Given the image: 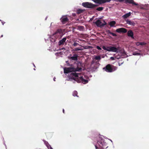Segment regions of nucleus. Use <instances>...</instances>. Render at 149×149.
Segmentation results:
<instances>
[{
	"mask_svg": "<svg viewBox=\"0 0 149 149\" xmlns=\"http://www.w3.org/2000/svg\"><path fill=\"white\" fill-rule=\"evenodd\" d=\"M81 70V68L78 67L76 68L73 67L65 68L64 69V72L68 74L70 72H74L71 73L69 75V78L73 79L78 83L82 82L84 84H86L88 82V77L84 75V77L81 76L79 77L78 76L79 74L75 72L76 71H79Z\"/></svg>",
	"mask_w": 149,
	"mask_h": 149,
	"instance_id": "1",
	"label": "nucleus"
},
{
	"mask_svg": "<svg viewBox=\"0 0 149 149\" xmlns=\"http://www.w3.org/2000/svg\"><path fill=\"white\" fill-rule=\"evenodd\" d=\"M97 145H99V147H98L97 145H95L96 149H103V148L106 146L107 143L104 142V139L99 137L97 141Z\"/></svg>",
	"mask_w": 149,
	"mask_h": 149,
	"instance_id": "2",
	"label": "nucleus"
},
{
	"mask_svg": "<svg viewBox=\"0 0 149 149\" xmlns=\"http://www.w3.org/2000/svg\"><path fill=\"white\" fill-rule=\"evenodd\" d=\"M117 69V67L114 65L108 64L105 67L103 68L105 71L108 72H111L116 70Z\"/></svg>",
	"mask_w": 149,
	"mask_h": 149,
	"instance_id": "3",
	"label": "nucleus"
},
{
	"mask_svg": "<svg viewBox=\"0 0 149 149\" xmlns=\"http://www.w3.org/2000/svg\"><path fill=\"white\" fill-rule=\"evenodd\" d=\"M82 5L85 8H93L98 6L97 5L88 2L83 3Z\"/></svg>",
	"mask_w": 149,
	"mask_h": 149,
	"instance_id": "4",
	"label": "nucleus"
},
{
	"mask_svg": "<svg viewBox=\"0 0 149 149\" xmlns=\"http://www.w3.org/2000/svg\"><path fill=\"white\" fill-rule=\"evenodd\" d=\"M107 51L109 52H117L118 51V49L114 47H107Z\"/></svg>",
	"mask_w": 149,
	"mask_h": 149,
	"instance_id": "5",
	"label": "nucleus"
},
{
	"mask_svg": "<svg viewBox=\"0 0 149 149\" xmlns=\"http://www.w3.org/2000/svg\"><path fill=\"white\" fill-rule=\"evenodd\" d=\"M62 24H64L67 22L69 19L66 16H62L60 19Z\"/></svg>",
	"mask_w": 149,
	"mask_h": 149,
	"instance_id": "6",
	"label": "nucleus"
},
{
	"mask_svg": "<svg viewBox=\"0 0 149 149\" xmlns=\"http://www.w3.org/2000/svg\"><path fill=\"white\" fill-rule=\"evenodd\" d=\"M116 31L118 33H126L127 32V30L123 28L118 29L116 30Z\"/></svg>",
	"mask_w": 149,
	"mask_h": 149,
	"instance_id": "7",
	"label": "nucleus"
},
{
	"mask_svg": "<svg viewBox=\"0 0 149 149\" xmlns=\"http://www.w3.org/2000/svg\"><path fill=\"white\" fill-rule=\"evenodd\" d=\"M104 22V24L102 23L101 20L98 19L95 22V24L97 26H103L106 24V23L105 22Z\"/></svg>",
	"mask_w": 149,
	"mask_h": 149,
	"instance_id": "8",
	"label": "nucleus"
},
{
	"mask_svg": "<svg viewBox=\"0 0 149 149\" xmlns=\"http://www.w3.org/2000/svg\"><path fill=\"white\" fill-rule=\"evenodd\" d=\"M78 55L74 54L72 56H68V58L71 61H76L78 60Z\"/></svg>",
	"mask_w": 149,
	"mask_h": 149,
	"instance_id": "9",
	"label": "nucleus"
},
{
	"mask_svg": "<svg viewBox=\"0 0 149 149\" xmlns=\"http://www.w3.org/2000/svg\"><path fill=\"white\" fill-rule=\"evenodd\" d=\"M125 2L126 3H128L130 4H132L133 5L137 6L138 5V3L134 2V0H125Z\"/></svg>",
	"mask_w": 149,
	"mask_h": 149,
	"instance_id": "10",
	"label": "nucleus"
},
{
	"mask_svg": "<svg viewBox=\"0 0 149 149\" xmlns=\"http://www.w3.org/2000/svg\"><path fill=\"white\" fill-rule=\"evenodd\" d=\"M63 33L62 30L61 29H58L57 31L54 33V35H60L61 37V34Z\"/></svg>",
	"mask_w": 149,
	"mask_h": 149,
	"instance_id": "11",
	"label": "nucleus"
},
{
	"mask_svg": "<svg viewBox=\"0 0 149 149\" xmlns=\"http://www.w3.org/2000/svg\"><path fill=\"white\" fill-rule=\"evenodd\" d=\"M66 38L65 37L62 39L61 40H60L58 42V45L60 46L61 45L64 44L66 40Z\"/></svg>",
	"mask_w": 149,
	"mask_h": 149,
	"instance_id": "12",
	"label": "nucleus"
},
{
	"mask_svg": "<svg viewBox=\"0 0 149 149\" xmlns=\"http://www.w3.org/2000/svg\"><path fill=\"white\" fill-rule=\"evenodd\" d=\"M127 34L128 36L131 37L133 39L134 38L133 32L131 30H129L127 32Z\"/></svg>",
	"mask_w": 149,
	"mask_h": 149,
	"instance_id": "13",
	"label": "nucleus"
},
{
	"mask_svg": "<svg viewBox=\"0 0 149 149\" xmlns=\"http://www.w3.org/2000/svg\"><path fill=\"white\" fill-rule=\"evenodd\" d=\"M98 3L102 4L106 2H109L111 0H98Z\"/></svg>",
	"mask_w": 149,
	"mask_h": 149,
	"instance_id": "14",
	"label": "nucleus"
},
{
	"mask_svg": "<svg viewBox=\"0 0 149 149\" xmlns=\"http://www.w3.org/2000/svg\"><path fill=\"white\" fill-rule=\"evenodd\" d=\"M131 15V13L130 12H129V13H126L123 15L122 16V17H123L124 19L127 18L130 16Z\"/></svg>",
	"mask_w": 149,
	"mask_h": 149,
	"instance_id": "15",
	"label": "nucleus"
},
{
	"mask_svg": "<svg viewBox=\"0 0 149 149\" xmlns=\"http://www.w3.org/2000/svg\"><path fill=\"white\" fill-rule=\"evenodd\" d=\"M126 22L127 24L130 25L134 26L135 24V23L134 22H132L131 21L129 20H127Z\"/></svg>",
	"mask_w": 149,
	"mask_h": 149,
	"instance_id": "16",
	"label": "nucleus"
},
{
	"mask_svg": "<svg viewBox=\"0 0 149 149\" xmlns=\"http://www.w3.org/2000/svg\"><path fill=\"white\" fill-rule=\"evenodd\" d=\"M116 23L115 21H113L110 22L109 24L111 27H113L114 26V25Z\"/></svg>",
	"mask_w": 149,
	"mask_h": 149,
	"instance_id": "17",
	"label": "nucleus"
},
{
	"mask_svg": "<svg viewBox=\"0 0 149 149\" xmlns=\"http://www.w3.org/2000/svg\"><path fill=\"white\" fill-rule=\"evenodd\" d=\"M77 29L79 31H83L84 29V27L83 26H78Z\"/></svg>",
	"mask_w": 149,
	"mask_h": 149,
	"instance_id": "18",
	"label": "nucleus"
},
{
	"mask_svg": "<svg viewBox=\"0 0 149 149\" xmlns=\"http://www.w3.org/2000/svg\"><path fill=\"white\" fill-rule=\"evenodd\" d=\"M84 10H82L81 9H78L77 10V14H79L83 13Z\"/></svg>",
	"mask_w": 149,
	"mask_h": 149,
	"instance_id": "19",
	"label": "nucleus"
},
{
	"mask_svg": "<svg viewBox=\"0 0 149 149\" xmlns=\"http://www.w3.org/2000/svg\"><path fill=\"white\" fill-rule=\"evenodd\" d=\"M77 94H78V93H77V91H74L73 92L72 95L74 97L76 96L77 97H79L77 95Z\"/></svg>",
	"mask_w": 149,
	"mask_h": 149,
	"instance_id": "20",
	"label": "nucleus"
},
{
	"mask_svg": "<svg viewBox=\"0 0 149 149\" xmlns=\"http://www.w3.org/2000/svg\"><path fill=\"white\" fill-rule=\"evenodd\" d=\"M78 45H79L80 46H82V45H81L79 44V43H78L77 42H75L72 45V46H73L74 47H76Z\"/></svg>",
	"mask_w": 149,
	"mask_h": 149,
	"instance_id": "21",
	"label": "nucleus"
},
{
	"mask_svg": "<svg viewBox=\"0 0 149 149\" xmlns=\"http://www.w3.org/2000/svg\"><path fill=\"white\" fill-rule=\"evenodd\" d=\"M104 8L102 7H99L96 9V10L98 11H101L103 10Z\"/></svg>",
	"mask_w": 149,
	"mask_h": 149,
	"instance_id": "22",
	"label": "nucleus"
},
{
	"mask_svg": "<svg viewBox=\"0 0 149 149\" xmlns=\"http://www.w3.org/2000/svg\"><path fill=\"white\" fill-rule=\"evenodd\" d=\"M83 49H81L79 47L75 48H74L72 51H79L83 50Z\"/></svg>",
	"mask_w": 149,
	"mask_h": 149,
	"instance_id": "23",
	"label": "nucleus"
},
{
	"mask_svg": "<svg viewBox=\"0 0 149 149\" xmlns=\"http://www.w3.org/2000/svg\"><path fill=\"white\" fill-rule=\"evenodd\" d=\"M95 58L96 60H100L101 59V56H96Z\"/></svg>",
	"mask_w": 149,
	"mask_h": 149,
	"instance_id": "24",
	"label": "nucleus"
},
{
	"mask_svg": "<svg viewBox=\"0 0 149 149\" xmlns=\"http://www.w3.org/2000/svg\"><path fill=\"white\" fill-rule=\"evenodd\" d=\"M133 54L134 55H139L140 54L136 52H134L133 53Z\"/></svg>",
	"mask_w": 149,
	"mask_h": 149,
	"instance_id": "25",
	"label": "nucleus"
},
{
	"mask_svg": "<svg viewBox=\"0 0 149 149\" xmlns=\"http://www.w3.org/2000/svg\"><path fill=\"white\" fill-rule=\"evenodd\" d=\"M146 44V43L144 42H140V45H145Z\"/></svg>",
	"mask_w": 149,
	"mask_h": 149,
	"instance_id": "26",
	"label": "nucleus"
},
{
	"mask_svg": "<svg viewBox=\"0 0 149 149\" xmlns=\"http://www.w3.org/2000/svg\"><path fill=\"white\" fill-rule=\"evenodd\" d=\"M103 49L104 50H106L107 51V47H106L105 46H103L102 47Z\"/></svg>",
	"mask_w": 149,
	"mask_h": 149,
	"instance_id": "27",
	"label": "nucleus"
},
{
	"mask_svg": "<svg viewBox=\"0 0 149 149\" xmlns=\"http://www.w3.org/2000/svg\"><path fill=\"white\" fill-rule=\"evenodd\" d=\"M93 1L96 3H98V0H92Z\"/></svg>",
	"mask_w": 149,
	"mask_h": 149,
	"instance_id": "28",
	"label": "nucleus"
},
{
	"mask_svg": "<svg viewBox=\"0 0 149 149\" xmlns=\"http://www.w3.org/2000/svg\"><path fill=\"white\" fill-rule=\"evenodd\" d=\"M111 35H112L113 36H117V35L116 34L112 32L111 33Z\"/></svg>",
	"mask_w": 149,
	"mask_h": 149,
	"instance_id": "29",
	"label": "nucleus"
},
{
	"mask_svg": "<svg viewBox=\"0 0 149 149\" xmlns=\"http://www.w3.org/2000/svg\"><path fill=\"white\" fill-rule=\"evenodd\" d=\"M136 45L138 46L139 45H140V42H137L136 43Z\"/></svg>",
	"mask_w": 149,
	"mask_h": 149,
	"instance_id": "30",
	"label": "nucleus"
},
{
	"mask_svg": "<svg viewBox=\"0 0 149 149\" xmlns=\"http://www.w3.org/2000/svg\"><path fill=\"white\" fill-rule=\"evenodd\" d=\"M96 48H97V49L98 50H101V48L99 46H97L96 47Z\"/></svg>",
	"mask_w": 149,
	"mask_h": 149,
	"instance_id": "31",
	"label": "nucleus"
},
{
	"mask_svg": "<svg viewBox=\"0 0 149 149\" xmlns=\"http://www.w3.org/2000/svg\"><path fill=\"white\" fill-rule=\"evenodd\" d=\"M107 33H108V34H111V32L110 30H108L107 31Z\"/></svg>",
	"mask_w": 149,
	"mask_h": 149,
	"instance_id": "32",
	"label": "nucleus"
},
{
	"mask_svg": "<svg viewBox=\"0 0 149 149\" xmlns=\"http://www.w3.org/2000/svg\"><path fill=\"white\" fill-rule=\"evenodd\" d=\"M111 59L112 60H114L115 59L114 58L112 57H111Z\"/></svg>",
	"mask_w": 149,
	"mask_h": 149,
	"instance_id": "33",
	"label": "nucleus"
},
{
	"mask_svg": "<svg viewBox=\"0 0 149 149\" xmlns=\"http://www.w3.org/2000/svg\"><path fill=\"white\" fill-rule=\"evenodd\" d=\"M66 63H67V64L68 65H69V63H68V61H66Z\"/></svg>",
	"mask_w": 149,
	"mask_h": 149,
	"instance_id": "34",
	"label": "nucleus"
},
{
	"mask_svg": "<svg viewBox=\"0 0 149 149\" xmlns=\"http://www.w3.org/2000/svg\"><path fill=\"white\" fill-rule=\"evenodd\" d=\"M63 113H65V111H64V109H63Z\"/></svg>",
	"mask_w": 149,
	"mask_h": 149,
	"instance_id": "35",
	"label": "nucleus"
},
{
	"mask_svg": "<svg viewBox=\"0 0 149 149\" xmlns=\"http://www.w3.org/2000/svg\"><path fill=\"white\" fill-rule=\"evenodd\" d=\"M45 143L47 145V144H48V143L47 142H45Z\"/></svg>",
	"mask_w": 149,
	"mask_h": 149,
	"instance_id": "36",
	"label": "nucleus"
},
{
	"mask_svg": "<svg viewBox=\"0 0 149 149\" xmlns=\"http://www.w3.org/2000/svg\"><path fill=\"white\" fill-rule=\"evenodd\" d=\"M2 22V24L3 25L4 23V22Z\"/></svg>",
	"mask_w": 149,
	"mask_h": 149,
	"instance_id": "37",
	"label": "nucleus"
},
{
	"mask_svg": "<svg viewBox=\"0 0 149 149\" xmlns=\"http://www.w3.org/2000/svg\"><path fill=\"white\" fill-rule=\"evenodd\" d=\"M54 81H56V80H55V78H54Z\"/></svg>",
	"mask_w": 149,
	"mask_h": 149,
	"instance_id": "38",
	"label": "nucleus"
},
{
	"mask_svg": "<svg viewBox=\"0 0 149 149\" xmlns=\"http://www.w3.org/2000/svg\"><path fill=\"white\" fill-rule=\"evenodd\" d=\"M94 63L93 61H92V62L91 63Z\"/></svg>",
	"mask_w": 149,
	"mask_h": 149,
	"instance_id": "39",
	"label": "nucleus"
},
{
	"mask_svg": "<svg viewBox=\"0 0 149 149\" xmlns=\"http://www.w3.org/2000/svg\"><path fill=\"white\" fill-rule=\"evenodd\" d=\"M119 66L120 65V63H119Z\"/></svg>",
	"mask_w": 149,
	"mask_h": 149,
	"instance_id": "40",
	"label": "nucleus"
},
{
	"mask_svg": "<svg viewBox=\"0 0 149 149\" xmlns=\"http://www.w3.org/2000/svg\"><path fill=\"white\" fill-rule=\"evenodd\" d=\"M33 65L35 67V65L34 64H33Z\"/></svg>",
	"mask_w": 149,
	"mask_h": 149,
	"instance_id": "41",
	"label": "nucleus"
},
{
	"mask_svg": "<svg viewBox=\"0 0 149 149\" xmlns=\"http://www.w3.org/2000/svg\"><path fill=\"white\" fill-rule=\"evenodd\" d=\"M51 149H53L52 148H51Z\"/></svg>",
	"mask_w": 149,
	"mask_h": 149,
	"instance_id": "42",
	"label": "nucleus"
},
{
	"mask_svg": "<svg viewBox=\"0 0 149 149\" xmlns=\"http://www.w3.org/2000/svg\"><path fill=\"white\" fill-rule=\"evenodd\" d=\"M34 69L35 70V68Z\"/></svg>",
	"mask_w": 149,
	"mask_h": 149,
	"instance_id": "43",
	"label": "nucleus"
},
{
	"mask_svg": "<svg viewBox=\"0 0 149 149\" xmlns=\"http://www.w3.org/2000/svg\"><path fill=\"white\" fill-rule=\"evenodd\" d=\"M0 21H1V20L0 19Z\"/></svg>",
	"mask_w": 149,
	"mask_h": 149,
	"instance_id": "44",
	"label": "nucleus"
}]
</instances>
